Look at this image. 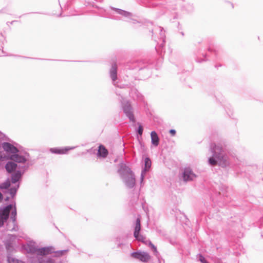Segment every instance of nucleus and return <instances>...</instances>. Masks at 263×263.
Wrapping results in <instances>:
<instances>
[{
    "instance_id": "17",
    "label": "nucleus",
    "mask_w": 263,
    "mask_h": 263,
    "mask_svg": "<svg viewBox=\"0 0 263 263\" xmlns=\"http://www.w3.org/2000/svg\"><path fill=\"white\" fill-rule=\"evenodd\" d=\"M151 138L152 144L155 147L158 146L159 144L160 138L156 131L151 132Z\"/></svg>"
},
{
    "instance_id": "27",
    "label": "nucleus",
    "mask_w": 263,
    "mask_h": 263,
    "mask_svg": "<svg viewBox=\"0 0 263 263\" xmlns=\"http://www.w3.org/2000/svg\"><path fill=\"white\" fill-rule=\"evenodd\" d=\"M147 244L153 249L155 252H157L156 247L150 241H147Z\"/></svg>"
},
{
    "instance_id": "25",
    "label": "nucleus",
    "mask_w": 263,
    "mask_h": 263,
    "mask_svg": "<svg viewBox=\"0 0 263 263\" xmlns=\"http://www.w3.org/2000/svg\"><path fill=\"white\" fill-rule=\"evenodd\" d=\"M16 215V211L15 208H14V209L12 211V216H11V218L12 219L13 223H14L15 221Z\"/></svg>"
},
{
    "instance_id": "40",
    "label": "nucleus",
    "mask_w": 263,
    "mask_h": 263,
    "mask_svg": "<svg viewBox=\"0 0 263 263\" xmlns=\"http://www.w3.org/2000/svg\"><path fill=\"white\" fill-rule=\"evenodd\" d=\"M16 22V21H12L11 22H7V23H10L11 24H13L14 22Z\"/></svg>"
},
{
    "instance_id": "8",
    "label": "nucleus",
    "mask_w": 263,
    "mask_h": 263,
    "mask_svg": "<svg viewBox=\"0 0 263 263\" xmlns=\"http://www.w3.org/2000/svg\"><path fill=\"white\" fill-rule=\"evenodd\" d=\"M18 165H5L7 171L9 173H12V182L15 183L17 182L21 176V173L17 167Z\"/></svg>"
},
{
    "instance_id": "49",
    "label": "nucleus",
    "mask_w": 263,
    "mask_h": 263,
    "mask_svg": "<svg viewBox=\"0 0 263 263\" xmlns=\"http://www.w3.org/2000/svg\"><path fill=\"white\" fill-rule=\"evenodd\" d=\"M227 114H228V115L231 117V115H230L228 112H227Z\"/></svg>"
},
{
    "instance_id": "33",
    "label": "nucleus",
    "mask_w": 263,
    "mask_h": 263,
    "mask_svg": "<svg viewBox=\"0 0 263 263\" xmlns=\"http://www.w3.org/2000/svg\"><path fill=\"white\" fill-rule=\"evenodd\" d=\"M199 260L202 263H204V262H206V261L205 260L204 257L203 256H202L201 255H199Z\"/></svg>"
},
{
    "instance_id": "10",
    "label": "nucleus",
    "mask_w": 263,
    "mask_h": 263,
    "mask_svg": "<svg viewBox=\"0 0 263 263\" xmlns=\"http://www.w3.org/2000/svg\"><path fill=\"white\" fill-rule=\"evenodd\" d=\"M181 174L182 179L185 182L194 180L196 178V174L190 167L185 168Z\"/></svg>"
},
{
    "instance_id": "1",
    "label": "nucleus",
    "mask_w": 263,
    "mask_h": 263,
    "mask_svg": "<svg viewBox=\"0 0 263 263\" xmlns=\"http://www.w3.org/2000/svg\"><path fill=\"white\" fill-rule=\"evenodd\" d=\"M36 159L21 146H15L8 142H0V162L7 161L6 164H28L35 163Z\"/></svg>"
},
{
    "instance_id": "35",
    "label": "nucleus",
    "mask_w": 263,
    "mask_h": 263,
    "mask_svg": "<svg viewBox=\"0 0 263 263\" xmlns=\"http://www.w3.org/2000/svg\"><path fill=\"white\" fill-rule=\"evenodd\" d=\"M65 252H66V251H61L57 252V253L58 254V255L59 256H60V255H62L63 254V253Z\"/></svg>"
},
{
    "instance_id": "42",
    "label": "nucleus",
    "mask_w": 263,
    "mask_h": 263,
    "mask_svg": "<svg viewBox=\"0 0 263 263\" xmlns=\"http://www.w3.org/2000/svg\"><path fill=\"white\" fill-rule=\"evenodd\" d=\"M180 34H181L182 36H184V32H183L181 31V32H180Z\"/></svg>"
},
{
    "instance_id": "29",
    "label": "nucleus",
    "mask_w": 263,
    "mask_h": 263,
    "mask_svg": "<svg viewBox=\"0 0 263 263\" xmlns=\"http://www.w3.org/2000/svg\"><path fill=\"white\" fill-rule=\"evenodd\" d=\"M6 136L5 134H4L3 133H2L0 131V142H1V141L6 139H5Z\"/></svg>"
},
{
    "instance_id": "32",
    "label": "nucleus",
    "mask_w": 263,
    "mask_h": 263,
    "mask_svg": "<svg viewBox=\"0 0 263 263\" xmlns=\"http://www.w3.org/2000/svg\"><path fill=\"white\" fill-rule=\"evenodd\" d=\"M208 51L209 52H213V54L214 55V57L215 58H217V51L216 50H214L213 51L210 48H209L208 49Z\"/></svg>"
},
{
    "instance_id": "46",
    "label": "nucleus",
    "mask_w": 263,
    "mask_h": 263,
    "mask_svg": "<svg viewBox=\"0 0 263 263\" xmlns=\"http://www.w3.org/2000/svg\"><path fill=\"white\" fill-rule=\"evenodd\" d=\"M59 16H62V13H60V14H59Z\"/></svg>"
},
{
    "instance_id": "47",
    "label": "nucleus",
    "mask_w": 263,
    "mask_h": 263,
    "mask_svg": "<svg viewBox=\"0 0 263 263\" xmlns=\"http://www.w3.org/2000/svg\"><path fill=\"white\" fill-rule=\"evenodd\" d=\"M10 56H12V54L10 55ZM13 56L16 57L17 55H13Z\"/></svg>"
},
{
    "instance_id": "51",
    "label": "nucleus",
    "mask_w": 263,
    "mask_h": 263,
    "mask_svg": "<svg viewBox=\"0 0 263 263\" xmlns=\"http://www.w3.org/2000/svg\"><path fill=\"white\" fill-rule=\"evenodd\" d=\"M24 57V58H27V57Z\"/></svg>"
},
{
    "instance_id": "30",
    "label": "nucleus",
    "mask_w": 263,
    "mask_h": 263,
    "mask_svg": "<svg viewBox=\"0 0 263 263\" xmlns=\"http://www.w3.org/2000/svg\"><path fill=\"white\" fill-rule=\"evenodd\" d=\"M160 41L161 42L160 43H159V46L160 48H161V51L162 50L163 47L165 45V42L164 43H163V41L161 40H160Z\"/></svg>"
},
{
    "instance_id": "41",
    "label": "nucleus",
    "mask_w": 263,
    "mask_h": 263,
    "mask_svg": "<svg viewBox=\"0 0 263 263\" xmlns=\"http://www.w3.org/2000/svg\"><path fill=\"white\" fill-rule=\"evenodd\" d=\"M31 13H39V14H44L43 13H42V12H31Z\"/></svg>"
},
{
    "instance_id": "22",
    "label": "nucleus",
    "mask_w": 263,
    "mask_h": 263,
    "mask_svg": "<svg viewBox=\"0 0 263 263\" xmlns=\"http://www.w3.org/2000/svg\"><path fill=\"white\" fill-rule=\"evenodd\" d=\"M8 263H24L23 261L12 257H8Z\"/></svg>"
},
{
    "instance_id": "36",
    "label": "nucleus",
    "mask_w": 263,
    "mask_h": 263,
    "mask_svg": "<svg viewBox=\"0 0 263 263\" xmlns=\"http://www.w3.org/2000/svg\"><path fill=\"white\" fill-rule=\"evenodd\" d=\"M113 19L116 20H121V17H119V16L115 17L113 18Z\"/></svg>"
},
{
    "instance_id": "31",
    "label": "nucleus",
    "mask_w": 263,
    "mask_h": 263,
    "mask_svg": "<svg viewBox=\"0 0 263 263\" xmlns=\"http://www.w3.org/2000/svg\"><path fill=\"white\" fill-rule=\"evenodd\" d=\"M16 191V189L11 188L10 190V194H11V195L13 196L15 194Z\"/></svg>"
},
{
    "instance_id": "48",
    "label": "nucleus",
    "mask_w": 263,
    "mask_h": 263,
    "mask_svg": "<svg viewBox=\"0 0 263 263\" xmlns=\"http://www.w3.org/2000/svg\"><path fill=\"white\" fill-rule=\"evenodd\" d=\"M214 96H215V97L216 98V99H218L217 96L215 95H214Z\"/></svg>"
},
{
    "instance_id": "21",
    "label": "nucleus",
    "mask_w": 263,
    "mask_h": 263,
    "mask_svg": "<svg viewBox=\"0 0 263 263\" xmlns=\"http://www.w3.org/2000/svg\"><path fill=\"white\" fill-rule=\"evenodd\" d=\"M10 185V181L8 179L5 182L2 183L0 185V188L2 189H8Z\"/></svg>"
},
{
    "instance_id": "26",
    "label": "nucleus",
    "mask_w": 263,
    "mask_h": 263,
    "mask_svg": "<svg viewBox=\"0 0 263 263\" xmlns=\"http://www.w3.org/2000/svg\"><path fill=\"white\" fill-rule=\"evenodd\" d=\"M144 164H152L151 159L148 157H145L144 158Z\"/></svg>"
},
{
    "instance_id": "7",
    "label": "nucleus",
    "mask_w": 263,
    "mask_h": 263,
    "mask_svg": "<svg viewBox=\"0 0 263 263\" xmlns=\"http://www.w3.org/2000/svg\"><path fill=\"white\" fill-rule=\"evenodd\" d=\"M121 107L123 112L129 119L130 121L135 123L136 119L133 112V107L128 101H123L121 102Z\"/></svg>"
},
{
    "instance_id": "19",
    "label": "nucleus",
    "mask_w": 263,
    "mask_h": 263,
    "mask_svg": "<svg viewBox=\"0 0 263 263\" xmlns=\"http://www.w3.org/2000/svg\"><path fill=\"white\" fill-rule=\"evenodd\" d=\"M138 127L137 129H136V134H137V138H138L139 136L141 137L143 134V127L142 126V125L139 123H138Z\"/></svg>"
},
{
    "instance_id": "18",
    "label": "nucleus",
    "mask_w": 263,
    "mask_h": 263,
    "mask_svg": "<svg viewBox=\"0 0 263 263\" xmlns=\"http://www.w3.org/2000/svg\"><path fill=\"white\" fill-rule=\"evenodd\" d=\"M141 230V225H140V220L139 218H138L136 220V226L135 228V231L134 235V236H136L138 234H139V232Z\"/></svg>"
},
{
    "instance_id": "5",
    "label": "nucleus",
    "mask_w": 263,
    "mask_h": 263,
    "mask_svg": "<svg viewBox=\"0 0 263 263\" xmlns=\"http://www.w3.org/2000/svg\"><path fill=\"white\" fill-rule=\"evenodd\" d=\"M119 172L126 186L128 188L133 187L135 185L136 180L130 169L127 165H121Z\"/></svg>"
},
{
    "instance_id": "34",
    "label": "nucleus",
    "mask_w": 263,
    "mask_h": 263,
    "mask_svg": "<svg viewBox=\"0 0 263 263\" xmlns=\"http://www.w3.org/2000/svg\"><path fill=\"white\" fill-rule=\"evenodd\" d=\"M40 263H54L51 260L48 259L46 261H42L40 260Z\"/></svg>"
},
{
    "instance_id": "43",
    "label": "nucleus",
    "mask_w": 263,
    "mask_h": 263,
    "mask_svg": "<svg viewBox=\"0 0 263 263\" xmlns=\"http://www.w3.org/2000/svg\"><path fill=\"white\" fill-rule=\"evenodd\" d=\"M2 194L0 193V200L2 199Z\"/></svg>"
},
{
    "instance_id": "6",
    "label": "nucleus",
    "mask_w": 263,
    "mask_h": 263,
    "mask_svg": "<svg viewBox=\"0 0 263 263\" xmlns=\"http://www.w3.org/2000/svg\"><path fill=\"white\" fill-rule=\"evenodd\" d=\"M26 250L28 252L41 256L47 255L54 252V249L52 247L37 248L34 243L28 245L26 247Z\"/></svg>"
},
{
    "instance_id": "20",
    "label": "nucleus",
    "mask_w": 263,
    "mask_h": 263,
    "mask_svg": "<svg viewBox=\"0 0 263 263\" xmlns=\"http://www.w3.org/2000/svg\"><path fill=\"white\" fill-rule=\"evenodd\" d=\"M151 168V165H145L144 168L142 170L141 175V181H143L144 175L145 173L147 171H149V169Z\"/></svg>"
},
{
    "instance_id": "12",
    "label": "nucleus",
    "mask_w": 263,
    "mask_h": 263,
    "mask_svg": "<svg viewBox=\"0 0 263 263\" xmlns=\"http://www.w3.org/2000/svg\"><path fill=\"white\" fill-rule=\"evenodd\" d=\"M12 208L13 205L10 204L0 211V227L2 226L8 218L10 212Z\"/></svg>"
},
{
    "instance_id": "9",
    "label": "nucleus",
    "mask_w": 263,
    "mask_h": 263,
    "mask_svg": "<svg viewBox=\"0 0 263 263\" xmlns=\"http://www.w3.org/2000/svg\"><path fill=\"white\" fill-rule=\"evenodd\" d=\"M110 8L111 10L115 11L117 14L122 15L125 18L130 19L132 21V23L133 24L139 23L136 20L132 18L133 15L132 13L128 11H125L121 9L117 8L114 7H110Z\"/></svg>"
},
{
    "instance_id": "28",
    "label": "nucleus",
    "mask_w": 263,
    "mask_h": 263,
    "mask_svg": "<svg viewBox=\"0 0 263 263\" xmlns=\"http://www.w3.org/2000/svg\"><path fill=\"white\" fill-rule=\"evenodd\" d=\"M169 133L171 135V136H174L176 134V131L174 129H171L169 130Z\"/></svg>"
},
{
    "instance_id": "38",
    "label": "nucleus",
    "mask_w": 263,
    "mask_h": 263,
    "mask_svg": "<svg viewBox=\"0 0 263 263\" xmlns=\"http://www.w3.org/2000/svg\"><path fill=\"white\" fill-rule=\"evenodd\" d=\"M149 25H151V26H152V25H153V23H152V22H148V23H147V26H149Z\"/></svg>"
},
{
    "instance_id": "11",
    "label": "nucleus",
    "mask_w": 263,
    "mask_h": 263,
    "mask_svg": "<svg viewBox=\"0 0 263 263\" xmlns=\"http://www.w3.org/2000/svg\"><path fill=\"white\" fill-rule=\"evenodd\" d=\"M75 146L56 147L50 148L49 151L54 154L63 155L67 154L70 150L73 149Z\"/></svg>"
},
{
    "instance_id": "15",
    "label": "nucleus",
    "mask_w": 263,
    "mask_h": 263,
    "mask_svg": "<svg viewBox=\"0 0 263 263\" xmlns=\"http://www.w3.org/2000/svg\"><path fill=\"white\" fill-rule=\"evenodd\" d=\"M131 256L133 257L138 259L143 262H146L151 258L150 255L145 252H134L131 254Z\"/></svg>"
},
{
    "instance_id": "45",
    "label": "nucleus",
    "mask_w": 263,
    "mask_h": 263,
    "mask_svg": "<svg viewBox=\"0 0 263 263\" xmlns=\"http://www.w3.org/2000/svg\"><path fill=\"white\" fill-rule=\"evenodd\" d=\"M16 230V229H15V227H14V228L12 229V230Z\"/></svg>"
},
{
    "instance_id": "50",
    "label": "nucleus",
    "mask_w": 263,
    "mask_h": 263,
    "mask_svg": "<svg viewBox=\"0 0 263 263\" xmlns=\"http://www.w3.org/2000/svg\"><path fill=\"white\" fill-rule=\"evenodd\" d=\"M40 158V157H37L36 159H39Z\"/></svg>"
},
{
    "instance_id": "44",
    "label": "nucleus",
    "mask_w": 263,
    "mask_h": 263,
    "mask_svg": "<svg viewBox=\"0 0 263 263\" xmlns=\"http://www.w3.org/2000/svg\"><path fill=\"white\" fill-rule=\"evenodd\" d=\"M119 164H121V165H123V164H125L123 162H120V163Z\"/></svg>"
},
{
    "instance_id": "2",
    "label": "nucleus",
    "mask_w": 263,
    "mask_h": 263,
    "mask_svg": "<svg viewBox=\"0 0 263 263\" xmlns=\"http://www.w3.org/2000/svg\"><path fill=\"white\" fill-rule=\"evenodd\" d=\"M137 1L141 5L146 7H160L170 11V21L179 19L180 17V15L177 11L179 8L187 12H192L194 10L193 5L190 4L185 5L183 0H137Z\"/></svg>"
},
{
    "instance_id": "14",
    "label": "nucleus",
    "mask_w": 263,
    "mask_h": 263,
    "mask_svg": "<svg viewBox=\"0 0 263 263\" xmlns=\"http://www.w3.org/2000/svg\"><path fill=\"white\" fill-rule=\"evenodd\" d=\"M149 31L153 33L152 37L155 41H156V40L154 38L153 34L159 33V40H161L163 41V43L165 42V35L163 28L160 26H155L153 28L150 30Z\"/></svg>"
},
{
    "instance_id": "16",
    "label": "nucleus",
    "mask_w": 263,
    "mask_h": 263,
    "mask_svg": "<svg viewBox=\"0 0 263 263\" xmlns=\"http://www.w3.org/2000/svg\"><path fill=\"white\" fill-rule=\"evenodd\" d=\"M108 154L109 152L108 149L104 145L100 144L98 147L97 153V157L100 159H105L107 158Z\"/></svg>"
},
{
    "instance_id": "23",
    "label": "nucleus",
    "mask_w": 263,
    "mask_h": 263,
    "mask_svg": "<svg viewBox=\"0 0 263 263\" xmlns=\"http://www.w3.org/2000/svg\"><path fill=\"white\" fill-rule=\"evenodd\" d=\"M134 237L138 241H142V242L147 245V241H145V238L143 236H142L141 235H139V234H138L137 235H136V236H134Z\"/></svg>"
},
{
    "instance_id": "13",
    "label": "nucleus",
    "mask_w": 263,
    "mask_h": 263,
    "mask_svg": "<svg viewBox=\"0 0 263 263\" xmlns=\"http://www.w3.org/2000/svg\"><path fill=\"white\" fill-rule=\"evenodd\" d=\"M117 69L118 67L116 63L112 64L111 67L109 70V76L112 80L113 84L118 87L122 88V86L119 85L116 82L117 80Z\"/></svg>"
},
{
    "instance_id": "52",
    "label": "nucleus",
    "mask_w": 263,
    "mask_h": 263,
    "mask_svg": "<svg viewBox=\"0 0 263 263\" xmlns=\"http://www.w3.org/2000/svg\"><path fill=\"white\" fill-rule=\"evenodd\" d=\"M204 263H208V262L206 261V262H204Z\"/></svg>"
},
{
    "instance_id": "24",
    "label": "nucleus",
    "mask_w": 263,
    "mask_h": 263,
    "mask_svg": "<svg viewBox=\"0 0 263 263\" xmlns=\"http://www.w3.org/2000/svg\"><path fill=\"white\" fill-rule=\"evenodd\" d=\"M202 55H203V57L204 58L203 59H199L198 58L196 59V61L197 62L201 63L203 61H205L207 60L206 59L207 54H203Z\"/></svg>"
},
{
    "instance_id": "3",
    "label": "nucleus",
    "mask_w": 263,
    "mask_h": 263,
    "mask_svg": "<svg viewBox=\"0 0 263 263\" xmlns=\"http://www.w3.org/2000/svg\"><path fill=\"white\" fill-rule=\"evenodd\" d=\"M155 68L158 69L159 66L158 63H155L151 60H141L130 61L126 63L125 69L127 70H133L135 72H138L139 75L142 78L149 77L152 73V69Z\"/></svg>"
},
{
    "instance_id": "37",
    "label": "nucleus",
    "mask_w": 263,
    "mask_h": 263,
    "mask_svg": "<svg viewBox=\"0 0 263 263\" xmlns=\"http://www.w3.org/2000/svg\"><path fill=\"white\" fill-rule=\"evenodd\" d=\"M93 151L92 148H90L89 149H88L87 150V152H89V153H91L92 151Z\"/></svg>"
},
{
    "instance_id": "4",
    "label": "nucleus",
    "mask_w": 263,
    "mask_h": 263,
    "mask_svg": "<svg viewBox=\"0 0 263 263\" xmlns=\"http://www.w3.org/2000/svg\"><path fill=\"white\" fill-rule=\"evenodd\" d=\"M210 151L212 156L208 158L209 164H229L227 152L221 146L211 143Z\"/></svg>"
},
{
    "instance_id": "39",
    "label": "nucleus",
    "mask_w": 263,
    "mask_h": 263,
    "mask_svg": "<svg viewBox=\"0 0 263 263\" xmlns=\"http://www.w3.org/2000/svg\"><path fill=\"white\" fill-rule=\"evenodd\" d=\"M112 161H113L114 162L116 163V162H117V158H114Z\"/></svg>"
}]
</instances>
